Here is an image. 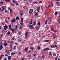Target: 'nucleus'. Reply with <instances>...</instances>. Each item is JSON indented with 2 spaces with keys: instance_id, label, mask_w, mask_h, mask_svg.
<instances>
[{
  "instance_id": "nucleus-18",
  "label": "nucleus",
  "mask_w": 60,
  "mask_h": 60,
  "mask_svg": "<svg viewBox=\"0 0 60 60\" xmlns=\"http://www.w3.org/2000/svg\"><path fill=\"white\" fill-rule=\"evenodd\" d=\"M36 22L35 21L34 22H33V25H34V26H35L36 25Z\"/></svg>"
},
{
  "instance_id": "nucleus-4",
  "label": "nucleus",
  "mask_w": 60,
  "mask_h": 60,
  "mask_svg": "<svg viewBox=\"0 0 60 60\" xmlns=\"http://www.w3.org/2000/svg\"><path fill=\"white\" fill-rule=\"evenodd\" d=\"M6 7H3L2 6L1 7V9H2V11H4V10H5V9H6Z\"/></svg>"
},
{
  "instance_id": "nucleus-20",
  "label": "nucleus",
  "mask_w": 60,
  "mask_h": 60,
  "mask_svg": "<svg viewBox=\"0 0 60 60\" xmlns=\"http://www.w3.org/2000/svg\"><path fill=\"white\" fill-rule=\"evenodd\" d=\"M28 49V47H26L25 49V51H27Z\"/></svg>"
},
{
  "instance_id": "nucleus-57",
  "label": "nucleus",
  "mask_w": 60,
  "mask_h": 60,
  "mask_svg": "<svg viewBox=\"0 0 60 60\" xmlns=\"http://www.w3.org/2000/svg\"><path fill=\"white\" fill-rule=\"evenodd\" d=\"M18 34H19V35H21V32H20V33L19 32L18 33Z\"/></svg>"
},
{
  "instance_id": "nucleus-14",
  "label": "nucleus",
  "mask_w": 60,
  "mask_h": 60,
  "mask_svg": "<svg viewBox=\"0 0 60 60\" xmlns=\"http://www.w3.org/2000/svg\"><path fill=\"white\" fill-rule=\"evenodd\" d=\"M22 41V38H20L18 39V41H19V42L21 41Z\"/></svg>"
},
{
  "instance_id": "nucleus-37",
  "label": "nucleus",
  "mask_w": 60,
  "mask_h": 60,
  "mask_svg": "<svg viewBox=\"0 0 60 60\" xmlns=\"http://www.w3.org/2000/svg\"><path fill=\"white\" fill-rule=\"evenodd\" d=\"M38 36L39 37H40L41 36V33H39V34L38 35Z\"/></svg>"
},
{
  "instance_id": "nucleus-9",
  "label": "nucleus",
  "mask_w": 60,
  "mask_h": 60,
  "mask_svg": "<svg viewBox=\"0 0 60 60\" xmlns=\"http://www.w3.org/2000/svg\"><path fill=\"white\" fill-rule=\"evenodd\" d=\"M16 22V19L15 18L11 21V22L12 23H13V22Z\"/></svg>"
},
{
  "instance_id": "nucleus-51",
  "label": "nucleus",
  "mask_w": 60,
  "mask_h": 60,
  "mask_svg": "<svg viewBox=\"0 0 60 60\" xmlns=\"http://www.w3.org/2000/svg\"><path fill=\"white\" fill-rule=\"evenodd\" d=\"M47 23L48 22H47V21H46L45 23V24H47Z\"/></svg>"
},
{
  "instance_id": "nucleus-1",
  "label": "nucleus",
  "mask_w": 60,
  "mask_h": 60,
  "mask_svg": "<svg viewBox=\"0 0 60 60\" xmlns=\"http://www.w3.org/2000/svg\"><path fill=\"white\" fill-rule=\"evenodd\" d=\"M33 9H31L29 10V14H32L33 13Z\"/></svg>"
},
{
  "instance_id": "nucleus-50",
  "label": "nucleus",
  "mask_w": 60,
  "mask_h": 60,
  "mask_svg": "<svg viewBox=\"0 0 60 60\" xmlns=\"http://www.w3.org/2000/svg\"><path fill=\"white\" fill-rule=\"evenodd\" d=\"M29 24H32V22L30 21L29 22Z\"/></svg>"
},
{
  "instance_id": "nucleus-48",
  "label": "nucleus",
  "mask_w": 60,
  "mask_h": 60,
  "mask_svg": "<svg viewBox=\"0 0 60 60\" xmlns=\"http://www.w3.org/2000/svg\"><path fill=\"white\" fill-rule=\"evenodd\" d=\"M5 56H8V53H6L5 54Z\"/></svg>"
},
{
  "instance_id": "nucleus-24",
  "label": "nucleus",
  "mask_w": 60,
  "mask_h": 60,
  "mask_svg": "<svg viewBox=\"0 0 60 60\" xmlns=\"http://www.w3.org/2000/svg\"><path fill=\"white\" fill-rule=\"evenodd\" d=\"M52 55H53V56H56V53H53L52 54Z\"/></svg>"
},
{
  "instance_id": "nucleus-25",
  "label": "nucleus",
  "mask_w": 60,
  "mask_h": 60,
  "mask_svg": "<svg viewBox=\"0 0 60 60\" xmlns=\"http://www.w3.org/2000/svg\"><path fill=\"white\" fill-rule=\"evenodd\" d=\"M37 25L38 26H40L41 25V23L40 22H38L37 23Z\"/></svg>"
},
{
  "instance_id": "nucleus-7",
  "label": "nucleus",
  "mask_w": 60,
  "mask_h": 60,
  "mask_svg": "<svg viewBox=\"0 0 60 60\" xmlns=\"http://www.w3.org/2000/svg\"><path fill=\"white\" fill-rule=\"evenodd\" d=\"M40 7H39L37 8V11L38 12H39L40 11Z\"/></svg>"
},
{
  "instance_id": "nucleus-41",
  "label": "nucleus",
  "mask_w": 60,
  "mask_h": 60,
  "mask_svg": "<svg viewBox=\"0 0 60 60\" xmlns=\"http://www.w3.org/2000/svg\"><path fill=\"white\" fill-rule=\"evenodd\" d=\"M15 54V53L13 52H12L11 53V55H14Z\"/></svg>"
},
{
  "instance_id": "nucleus-28",
  "label": "nucleus",
  "mask_w": 60,
  "mask_h": 60,
  "mask_svg": "<svg viewBox=\"0 0 60 60\" xmlns=\"http://www.w3.org/2000/svg\"><path fill=\"white\" fill-rule=\"evenodd\" d=\"M9 29H11V25H10L8 26Z\"/></svg>"
},
{
  "instance_id": "nucleus-49",
  "label": "nucleus",
  "mask_w": 60,
  "mask_h": 60,
  "mask_svg": "<svg viewBox=\"0 0 60 60\" xmlns=\"http://www.w3.org/2000/svg\"><path fill=\"white\" fill-rule=\"evenodd\" d=\"M52 6L51 5H50L48 7V8H49V7H51Z\"/></svg>"
},
{
  "instance_id": "nucleus-33",
  "label": "nucleus",
  "mask_w": 60,
  "mask_h": 60,
  "mask_svg": "<svg viewBox=\"0 0 60 60\" xmlns=\"http://www.w3.org/2000/svg\"><path fill=\"white\" fill-rule=\"evenodd\" d=\"M4 60H7V57H5L4 58Z\"/></svg>"
},
{
  "instance_id": "nucleus-15",
  "label": "nucleus",
  "mask_w": 60,
  "mask_h": 60,
  "mask_svg": "<svg viewBox=\"0 0 60 60\" xmlns=\"http://www.w3.org/2000/svg\"><path fill=\"white\" fill-rule=\"evenodd\" d=\"M4 48L3 46L2 45H0V50H1L3 48Z\"/></svg>"
},
{
  "instance_id": "nucleus-36",
  "label": "nucleus",
  "mask_w": 60,
  "mask_h": 60,
  "mask_svg": "<svg viewBox=\"0 0 60 60\" xmlns=\"http://www.w3.org/2000/svg\"><path fill=\"white\" fill-rule=\"evenodd\" d=\"M30 49L31 50H34V48H33L31 47H30Z\"/></svg>"
},
{
  "instance_id": "nucleus-45",
  "label": "nucleus",
  "mask_w": 60,
  "mask_h": 60,
  "mask_svg": "<svg viewBox=\"0 0 60 60\" xmlns=\"http://www.w3.org/2000/svg\"><path fill=\"white\" fill-rule=\"evenodd\" d=\"M10 52H9V50H8L6 51V53H7L8 54V53H9Z\"/></svg>"
},
{
  "instance_id": "nucleus-10",
  "label": "nucleus",
  "mask_w": 60,
  "mask_h": 60,
  "mask_svg": "<svg viewBox=\"0 0 60 60\" xmlns=\"http://www.w3.org/2000/svg\"><path fill=\"white\" fill-rule=\"evenodd\" d=\"M56 34H53V39H56Z\"/></svg>"
},
{
  "instance_id": "nucleus-38",
  "label": "nucleus",
  "mask_w": 60,
  "mask_h": 60,
  "mask_svg": "<svg viewBox=\"0 0 60 60\" xmlns=\"http://www.w3.org/2000/svg\"><path fill=\"white\" fill-rule=\"evenodd\" d=\"M56 4H57V5H58V4H59L60 3V2L59 1H58L57 2H56Z\"/></svg>"
},
{
  "instance_id": "nucleus-13",
  "label": "nucleus",
  "mask_w": 60,
  "mask_h": 60,
  "mask_svg": "<svg viewBox=\"0 0 60 60\" xmlns=\"http://www.w3.org/2000/svg\"><path fill=\"white\" fill-rule=\"evenodd\" d=\"M16 48H17V47L16 46H14L13 48V50H15L16 49Z\"/></svg>"
},
{
  "instance_id": "nucleus-59",
  "label": "nucleus",
  "mask_w": 60,
  "mask_h": 60,
  "mask_svg": "<svg viewBox=\"0 0 60 60\" xmlns=\"http://www.w3.org/2000/svg\"><path fill=\"white\" fill-rule=\"evenodd\" d=\"M5 32V31L4 30H3L2 31V33H4Z\"/></svg>"
},
{
  "instance_id": "nucleus-16",
  "label": "nucleus",
  "mask_w": 60,
  "mask_h": 60,
  "mask_svg": "<svg viewBox=\"0 0 60 60\" xmlns=\"http://www.w3.org/2000/svg\"><path fill=\"white\" fill-rule=\"evenodd\" d=\"M36 30H37V31H38L39 30V27L38 26H37L36 27Z\"/></svg>"
},
{
  "instance_id": "nucleus-27",
  "label": "nucleus",
  "mask_w": 60,
  "mask_h": 60,
  "mask_svg": "<svg viewBox=\"0 0 60 60\" xmlns=\"http://www.w3.org/2000/svg\"><path fill=\"white\" fill-rule=\"evenodd\" d=\"M12 11H13L12 9H11L10 10V12L11 14V13H12Z\"/></svg>"
},
{
  "instance_id": "nucleus-21",
  "label": "nucleus",
  "mask_w": 60,
  "mask_h": 60,
  "mask_svg": "<svg viewBox=\"0 0 60 60\" xmlns=\"http://www.w3.org/2000/svg\"><path fill=\"white\" fill-rule=\"evenodd\" d=\"M16 18L17 20H19V19H20V18L19 17H16Z\"/></svg>"
},
{
  "instance_id": "nucleus-3",
  "label": "nucleus",
  "mask_w": 60,
  "mask_h": 60,
  "mask_svg": "<svg viewBox=\"0 0 60 60\" xmlns=\"http://www.w3.org/2000/svg\"><path fill=\"white\" fill-rule=\"evenodd\" d=\"M58 25H59L60 23V16H58Z\"/></svg>"
},
{
  "instance_id": "nucleus-64",
  "label": "nucleus",
  "mask_w": 60,
  "mask_h": 60,
  "mask_svg": "<svg viewBox=\"0 0 60 60\" xmlns=\"http://www.w3.org/2000/svg\"><path fill=\"white\" fill-rule=\"evenodd\" d=\"M35 16H37L38 15V13H36L35 14Z\"/></svg>"
},
{
  "instance_id": "nucleus-58",
  "label": "nucleus",
  "mask_w": 60,
  "mask_h": 60,
  "mask_svg": "<svg viewBox=\"0 0 60 60\" xmlns=\"http://www.w3.org/2000/svg\"><path fill=\"white\" fill-rule=\"evenodd\" d=\"M30 22H33V19H31Z\"/></svg>"
},
{
  "instance_id": "nucleus-31",
  "label": "nucleus",
  "mask_w": 60,
  "mask_h": 60,
  "mask_svg": "<svg viewBox=\"0 0 60 60\" xmlns=\"http://www.w3.org/2000/svg\"><path fill=\"white\" fill-rule=\"evenodd\" d=\"M45 57V56L44 55H42L41 56V58H44Z\"/></svg>"
},
{
  "instance_id": "nucleus-6",
  "label": "nucleus",
  "mask_w": 60,
  "mask_h": 60,
  "mask_svg": "<svg viewBox=\"0 0 60 60\" xmlns=\"http://www.w3.org/2000/svg\"><path fill=\"white\" fill-rule=\"evenodd\" d=\"M51 48H56V47L57 48V46H56V45H55L54 46L51 45Z\"/></svg>"
},
{
  "instance_id": "nucleus-26",
  "label": "nucleus",
  "mask_w": 60,
  "mask_h": 60,
  "mask_svg": "<svg viewBox=\"0 0 60 60\" xmlns=\"http://www.w3.org/2000/svg\"><path fill=\"white\" fill-rule=\"evenodd\" d=\"M51 30L52 31H54V30H55V29H54L53 28V27H52L51 28Z\"/></svg>"
},
{
  "instance_id": "nucleus-30",
  "label": "nucleus",
  "mask_w": 60,
  "mask_h": 60,
  "mask_svg": "<svg viewBox=\"0 0 60 60\" xmlns=\"http://www.w3.org/2000/svg\"><path fill=\"white\" fill-rule=\"evenodd\" d=\"M41 49V47H40V46H38L37 47V49L38 50L40 49Z\"/></svg>"
},
{
  "instance_id": "nucleus-2",
  "label": "nucleus",
  "mask_w": 60,
  "mask_h": 60,
  "mask_svg": "<svg viewBox=\"0 0 60 60\" xmlns=\"http://www.w3.org/2000/svg\"><path fill=\"white\" fill-rule=\"evenodd\" d=\"M28 27L29 28H30V29H34L33 26L32 25H29Z\"/></svg>"
},
{
  "instance_id": "nucleus-5",
  "label": "nucleus",
  "mask_w": 60,
  "mask_h": 60,
  "mask_svg": "<svg viewBox=\"0 0 60 60\" xmlns=\"http://www.w3.org/2000/svg\"><path fill=\"white\" fill-rule=\"evenodd\" d=\"M8 27V26L7 25H5L4 27V30H6L7 29V28Z\"/></svg>"
},
{
  "instance_id": "nucleus-32",
  "label": "nucleus",
  "mask_w": 60,
  "mask_h": 60,
  "mask_svg": "<svg viewBox=\"0 0 60 60\" xmlns=\"http://www.w3.org/2000/svg\"><path fill=\"white\" fill-rule=\"evenodd\" d=\"M45 15H47V14H48V13L46 11H45Z\"/></svg>"
},
{
  "instance_id": "nucleus-46",
  "label": "nucleus",
  "mask_w": 60,
  "mask_h": 60,
  "mask_svg": "<svg viewBox=\"0 0 60 60\" xmlns=\"http://www.w3.org/2000/svg\"><path fill=\"white\" fill-rule=\"evenodd\" d=\"M20 26H22V25H23V23L22 22L21 23H20Z\"/></svg>"
},
{
  "instance_id": "nucleus-62",
  "label": "nucleus",
  "mask_w": 60,
  "mask_h": 60,
  "mask_svg": "<svg viewBox=\"0 0 60 60\" xmlns=\"http://www.w3.org/2000/svg\"><path fill=\"white\" fill-rule=\"evenodd\" d=\"M29 2H32V0H28Z\"/></svg>"
},
{
  "instance_id": "nucleus-29",
  "label": "nucleus",
  "mask_w": 60,
  "mask_h": 60,
  "mask_svg": "<svg viewBox=\"0 0 60 60\" xmlns=\"http://www.w3.org/2000/svg\"><path fill=\"white\" fill-rule=\"evenodd\" d=\"M10 5L11 6H13L14 5V4L12 3H10Z\"/></svg>"
},
{
  "instance_id": "nucleus-23",
  "label": "nucleus",
  "mask_w": 60,
  "mask_h": 60,
  "mask_svg": "<svg viewBox=\"0 0 60 60\" xmlns=\"http://www.w3.org/2000/svg\"><path fill=\"white\" fill-rule=\"evenodd\" d=\"M45 49L46 50H49V48L48 47H47V48H46L45 49Z\"/></svg>"
},
{
  "instance_id": "nucleus-34",
  "label": "nucleus",
  "mask_w": 60,
  "mask_h": 60,
  "mask_svg": "<svg viewBox=\"0 0 60 60\" xmlns=\"http://www.w3.org/2000/svg\"><path fill=\"white\" fill-rule=\"evenodd\" d=\"M28 56L29 57H31V54H29L28 55Z\"/></svg>"
},
{
  "instance_id": "nucleus-44",
  "label": "nucleus",
  "mask_w": 60,
  "mask_h": 60,
  "mask_svg": "<svg viewBox=\"0 0 60 60\" xmlns=\"http://www.w3.org/2000/svg\"><path fill=\"white\" fill-rule=\"evenodd\" d=\"M33 4H38V2H33Z\"/></svg>"
},
{
  "instance_id": "nucleus-54",
  "label": "nucleus",
  "mask_w": 60,
  "mask_h": 60,
  "mask_svg": "<svg viewBox=\"0 0 60 60\" xmlns=\"http://www.w3.org/2000/svg\"><path fill=\"white\" fill-rule=\"evenodd\" d=\"M12 1L13 2V3H16V1L15 0H12Z\"/></svg>"
},
{
  "instance_id": "nucleus-39",
  "label": "nucleus",
  "mask_w": 60,
  "mask_h": 60,
  "mask_svg": "<svg viewBox=\"0 0 60 60\" xmlns=\"http://www.w3.org/2000/svg\"><path fill=\"white\" fill-rule=\"evenodd\" d=\"M11 32L10 31H8L7 33V35H9L10 34Z\"/></svg>"
},
{
  "instance_id": "nucleus-22",
  "label": "nucleus",
  "mask_w": 60,
  "mask_h": 60,
  "mask_svg": "<svg viewBox=\"0 0 60 60\" xmlns=\"http://www.w3.org/2000/svg\"><path fill=\"white\" fill-rule=\"evenodd\" d=\"M23 18L22 17H21V22H23Z\"/></svg>"
},
{
  "instance_id": "nucleus-53",
  "label": "nucleus",
  "mask_w": 60,
  "mask_h": 60,
  "mask_svg": "<svg viewBox=\"0 0 60 60\" xmlns=\"http://www.w3.org/2000/svg\"><path fill=\"white\" fill-rule=\"evenodd\" d=\"M10 0H7V2H11Z\"/></svg>"
},
{
  "instance_id": "nucleus-43",
  "label": "nucleus",
  "mask_w": 60,
  "mask_h": 60,
  "mask_svg": "<svg viewBox=\"0 0 60 60\" xmlns=\"http://www.w3.org/2000/svg\"><path fill=\"white\" fill-rule=\"evenodd\" d=\"M58 13L57 12H55V14L56 15Z\"/></svg>"
},
{
  "instance_id": "nucleus-17",
  "label": "nucleus",
  "mask_w": 60,
  "mask_h": 60,
  "mask_svg": "<svg viewBox=\"0 0 60 60\" xmlns=\"http://www.w3.org/2000/svg\"><path fill=\"white\" fill-rule=\"evenodd\" d=\"M8 59L9 60H11V56H9L8 57Z\"/></svg>"
},
{
  "instance_id": "nucleus-40",
  "label": "nucleus",
  "mask_w": 60,
  "mask_h": 60,
  "mask_svg": "<svg viewBox=\"0 0 60 60\" xmlns=\"http://www.w3.org/2000/svg\"><path fill=\"white\" fill-rule=\"evenodd\" d=\"M45 41V42H48L49 41V40H46Z\"/></svg>"
},
{
  "instance_id": "nucleus-42",
  "label": "nucleus",
  "mask_w": 60,
  "mask_h": 60,
  "mask_svg": "<svg viewBox=\"0 0 60 60\" xmlns=\"http://www.w3.org/2000/svg\"><path fill=\"white\" fill-rule=\"evenodd\" d=\"M12 45H10V46L9 49H11V48H12Z\"/></svg>"
},
{
  "instance_id": "nucleus-8",
  "label": "nucleus",
  "mask_w": 60,
  "mask_h": 60,
  "mask_svg": "<svg viewBox=\"0 0 60 60\" xmlns=\"http://www.w3.org/2000/svg\"><path fill=\"white\" fill-rule=\"evenodd\" d=\"M3 45L4 47H6L7 45V43L6 42L4 43Z\"/></svg>"
},
{
  "instance_id": "nucleus-35",
  "label": "nucleus",
  "mask_w": 60,
  "mask_h": 60,
  "mask_svg": "<svg viewBox=\"0 0 60 60\" xmlns=\"http://www.w3.org/2000/svg\"><path fill=\"white\" fill-rule=\"evenodd\" d=\"M15 26L16 27L15 30H17V29H18V26H17V25H16Z\"/></svg>"
},
{
  "instance_id": "nucleus-56",
  "label": "nucleus",
  "mask_w": 60,
  "mask_h": 60,
  "mask_svg": "<svg viewBox=\"0 0 60 60\" xmlns=\"http://www.w3.org/2000/svg\"><path fill=\"white\" fill-rule=\"evenodd\" d=\"M36 54L35 53L33 55V56H36Z\"/></svg>"
},
{
  "instance_id": "nucleus-61",
  "label": "nucleus",
  "mask_w": 60,
  "mask_h": 60,
  "mask_svg": "<svg viewBox=\"0 0 60 60\" xmlns=\"http://www.w3.org/2000/svg\"><path fill=\"white\" fill-rule=\"evenodd\" d=\"M54 33H56L57 32V31L56 30H55V31H54Z\"/></svg>"
},
{
  "instance_id": "nucleus-55",
  "label": "nucleus",
  "mask_w": 60,
  "mask_h": 60,
  "mask_svg": "<svg viewBox=\"0 0 60 60\" xmlns=\"http://www.w3.org/2000/svg\"><path fill=\"white\" fill-rule=\"evenodd\" d=\"M49 55L50 56H51V55H52V54L51 53V52H50L49 53Z\"/></svg>"
},
{
  "instance_id": "nucleus-52",
  "label": "nucleus",
  "mask_w": 60,
  "mask_h": 60,
  "mask_svg": "<svg viewBox=\"0 0 60 60\" xmlns=\"http://www.w3.org/2000/svg\"><path fill=\"white\" fill-rule=\"evenodd\" d=\"M22 60H25V58H24L23 57H22V58L21 59Z\"/></svg>"
},
{
  "instance_id": "nucleus-19",
  "label": "nucleus",
  "mask_w": 60,
  "mask_h": 60,
  "mask_svg": "<svg viewBox=\"0 0 60 60\" xmlns=\"http://www.w3.org/2000/svg\"><path fill=\"white\" fill-rule=\"evenodd\" d=\"M20 16H22L23 15V12H22V11H21L20 12ZM22 12V13H21Z\"/></svg>"
},
{
  "instance_id": "nucleus-12",
  "label": "nucleus",
  "mask_w": 60,
  "mask_h": 60,
  "mask_svg": "<svg viewBox=\"0 0 60 60\" xmlns=\"http://www.w3.org/2000/svg\"><path fill=\"white\" fill-rule=\"evenodd\" d=\"M10 43L11 45H12L14 43V42L13 41H11L10 42Z\"/></svg>"
},
{
  "instance_id": "nucleus-47",
  "label": "nucleus",
  "mask_w": 60,
  "mask_h": 60,
  "mask_svg": "<svg viewBox=\"0 0 60 60\" xmlns=\"http://www.w3.org/2000/svg\"><path fill=\"white\" fill-rule=\"evenodd\" d=\"M0 4H4V2H0Z\"/></svg>"
},
{
  "instance_id": "nucleus-60",
  "label": "nucleus",
  "mask_w": 60,
  "mask_h": 60,
  "mask_svg": "<svg viewBox=\"0 0 60 60\" xmlns=\"http://www.w3.org/2000/svg\"><path fill=\"white\" fill-rule=\"evenodd\" d=\"M20 29H22V26H20Z\"/></svg>"
},
{
  "instance_id": "nucleus-63",
  "label": "nucleus",
  "mask_w": 60,
  "mask_h": 60,
  "mask_svg": "<svg viewBox=\"0 0 60 60\" xmlns=\"http://www.w3.org/2000/svg\"><path fill=\"white\" fill-rule=\"evenodd\" d=\"M0 44L1 45H3V43L1 42L0 43Z\"/></svg>"
},
{
  "instance_id": "nucleus-11",
  "label": "nucleus",
  "mask_w": 60,
  "mask_h": 60,
  "mask_svg": "<svg viewBox=\"0 0 60 60\" xmlns=\"http://www.w3.org/2000/svg\"><path fill=\"white\" fill-rule=\"evenodd\" d=\"M27 35H28V32H26L25 34V37H27Z\"/></svg>"
}]
</instances>
